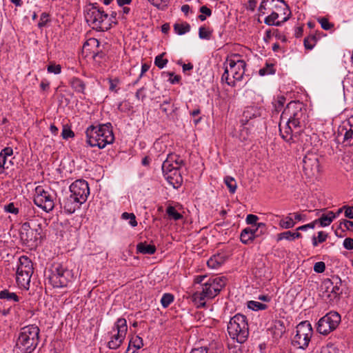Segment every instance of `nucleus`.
<instances>
[{"instance_id": "nucleus-53", "label": "nucleus", "mask_w": 353, "mask_h": 353, "mask_svg": "<svg viewBox=\"0 0 353 353\" xmlns=\"http://www.w3.org/2000/svg\"><path fill=\"white\" fill-rule=\"evenodd\" d=\"M61 136L63 139H68L74 137V133L72 130L66 126H64L61 132Z\"/></svg>"}, {"instance_id": "nucleus-26", "label": "nucleus", "mask_w": 353, "mask_h": 353, "mask_svg": "<svg viewBox=\"0 0 353 353\" xmlns=\"http://www.w3.org/2000/svg\"><path fill=\"white\" fill-rule=\"evenodd\" d=\"M255 239L251 230V228H244L240 234V240L243 244H249L252 243Z\"/></svg>"}, {"instance_id": "nucleus-5", "label": "nucleus", "mask_w": 353, "mask_h": 353, "mask_svg": "<svg viewBox=\"0 0 353 353\" xmlns=\"http://www.w3.org/2000/svg\"><path fill=\"white\" fill-rule=\"evenodd\" d=\"M227 330L232 339L239 343H244L249 336V327L245 316L237 314L232 317Z\"/></svg>"}, {"instance_id": "nucleus-54", "label": "nucleus", "mask_w": 353, "mask_h": 353, "mask_svg": "<svg viewBox=\"0 0 353 353\" xmlns=\"http://www.w3.org/2000/svg\"><path fill=\"white\" fill-rule=\"evenodd\" d=\"M117 13L115 11H112L110 14V17L108 16V21H106L107 23H110V27L112 26V24L117 25L118 24V20H117Z\"/></svg>"}, {"instance_id": "nucleus-11", "label": "nucleus", "mask_w": 353, "mask_h": 353, "mask_svg": "<svg viewBox=\"0 0 353 353\" xmlns=\"http://www.w3.org/2000/svg\"><path fill=\"white\" fill-rule=\"evenodd\" d=\"M296 334L292 339V345L305 350L307 347L312 336V327L307 321H303L296 326Z\"/></svg>"}, {"instance_id": "nucleus-4", "label": "nucleus", "mask_w": 353, "mask_h": 353, "mask_svg": "<svg viewBox=\"0 0 353 353\" xmlns=\"http://www.w3.org/2000/svg\"><path fill=\"white\" fill-rule=\"evenodd\" d=\"M38 326L29 325L22 327L18 335L16 347L21 353H32L39 343Z\"/></svg>"}, {"instance_id": "nucleus-27", "label": "nucleus", "mask_w": 353, "mask_h": 353, "mask_svg": "<svg viewBox=\"0 0 353 353\" xmlns=\"http://www.w3.org/2000/svg\"><path fill=\"white\" fill-rule=\"evenodd\" d=\"M280 19L278 17V13H272L270 12V14L265 18L264 23L268 26H280L283 23V19L279 20Z\"/></svg>"}, {"instance_id": "nucleus-28", "label": "nucleus", "mask_w": 353, "mask_h": 353, "mask_svg": "<svg viewBox=\"0 0 353 353\" xmlns=\"http://www.w3.org/2000/svg\"><path fill=\"white\" fill-rule=\"evenodd\" d=\"M70 85L75 92L85 93V84L81 79L77 77L72 78L70 81Z\"/></svg>"}, {"instance_id": "nucleus-58", "label": "nucleus", "mask_w": 353, "mask_h": 353, "mask_svg": "<svg viewBox=\"0 0 353 353\" xmlns=\"http://www.w3.org/2000/svg\"><path fill=\"white\" fill-rule=\"evenodd\" d=\"M259 217L256 215L254 214H248L246 217L245 221L248 224L250 225H254V226L256 225L257 223L256 221H258Z\"/></svg>"}, {"instance_id": "nucleus-37", "label": "nucleus", "mask_w": 353, "mask_h": 353, "mask_svg": "<svg viewBox=\"0 0 353 353\" xmlns=\"http://www.w3.org/2000/svg\"><path fill=\"white\" fill-rule=\"evenodd\" d=\"M224 182L230 192L231 193H234L237 187L235 179L232 176H227L224 178Z\"/></svg>"}, {"instance_id": "nucleus-49", "label": "nucleus", "mask_w": 353, "mask_h": 353, "mask_svg": "<svg viewBox=\"0 0 353 353\" xmlns=\"http://www.w3.org/2000/svg\"><path fill=\"white\" fill-rule=\"evenodd\" d=\"M318 21L321 24V28L323 30H331L334 27V24L329 22L328 19L325 17L319 18Z\"/></svg>"}, {"instance_id": "nucleus-43", "label": "nucleus", "mask_w": 353, "mask_h": 353, "mask_svg": "<svg viewBox=\"0 0 353 353\" xmlns=\"http://www.w3.org/2000/svg\"><path fill=\"white\" fill-rule=\"evenodd\" d=\"M121 218L125 220H130L129 224L132 227H136L137 225V221H136V216L133 213L123 212L121 214Z\"/></svg>"}, {"instance_id": "nucleus-12", "label": "nucleus", "mask_w": 353, "mask_h": 353, "mask_svg": "<svg viewBox=\"0 0 353 353\" xmlns=\"http://www.w3.org/2000/svg\"><path fill=\"white\" fill-rule=\"evenodd\" d=\"M115 330H117V333L112 334L110 341L108 343L109 348L112 350L119 347L125 338L128 325L125 319L119 318L117 319L113 328V331Z\"/></svg>"}, {"instance_id": "nucleus-19", "label": "nucleus", "mask_w": 353, "mask_h": 353, "mask_svg": "<svg viewBox=\"0 0 353 353\" xmlns=\"http://www.w3.org/2000/svg\"><path fill=\"white\" fill-rule=\"evenodd\" d=\"M83 203V202L79 201L77 197L70 195V196L63 200V209L66 213L72 214L77 209L79 208L80 205Z\"/></svg>"}, {"instance_id": "nucleus-64", "label": "nucleus", "mask_w": 353, "mask_h": 353, "mask_svg": "<svg viewBox=\"0 0 353 353\" xmlns=\"http://www.w3.org/2000/svg\"><path fill=\"white\" fill-rule=\"evenodd\" d=\"M208 348L205 347H200L192 349L190 353H208Z\"/></svg>"}, {"instance_id": "nucleus-6", "label": "nucleus", "mask_w": 353, "mask_h": 353, "mask_svg": "<svg viewBox=\"0 0 353 353\" xmlns=\"http://www.w3.org/2000/svg\"><path fill=\"white\" fill-rule=\"evenodd\" d=\"M50 271L48 281L53 288L66 287L73 279L72 271L61 263L52 264Z\"/></svg>"}, {"instance_id": "nucleus-16", "label": "nucleus", "mask_w": 353, "mask_h": 353, "mask_svg": "<svg viewBox=\"0 0 353 353\" xmlns=\"http://www.w3.org/2000/svg\"><path fill=\"white\" fill-rule=\"evenodd\" d=\"M163 176L166 181L173 186L174 188H179L183 183V178L179 169L169 168L167 170H162Z\"/></svg>"}, {"instance_id": "nucleus-17", "label": "nucleus", "mask_w": 353, "mask_h": 353, "mask_svg": "<svg viewBox=\"0 0 353 353\" xmlns=\"http://www.w3.org/2000/svg\"><path fill=\"white\" fill-rule=\"evenodd\" d=\"M184 165L183 159L178 154L170 153L162 164V170H167L169 168L180 169Z\"/></svg>"}, {"instance_id": "nucleus-61", "label": "nucleus", "mask_w": 353, "mask_h": 353, "mask_svg": "<svg viewBox=\"0 0 353 353\" xmlns=\"http://www.w3.org/2000/svg\"><path fill=\"white\" fill-rule=\"evenodd\" d=\"M343 246L345 249L351 250L353 249V239L346 238L343 241Z\"/></svg>"}, {"instance_id": "nucleus-8", "label": "nucleus", "mask_w": 353, "mask_h": 353, "mask_svg": "<svg viewBox=\"0 0 353 353\" xmlns=\"http://www.w3.org/2000/svg\"><path fill=\"white\" fill-rule=\"evenodd\" d=\"M85 18L88 23H90L96 28L101 30H108L110 28V23L106 21L108 14L97 6V3L90 4L85 10Z\"/></svg>"}, {"instance_id": "nucleus-46", "label": "nucleus", "mask_w": 353, "mask_h": 353, "mask_svg": "<svg viewBox=\"0 0 353 353\" xmlns=\"http://www.w3.org/2000/svg\"><path fill=\"white\" fill-rule=\"evenodd\" d=\"M50 21V14L47 12L41 13L39 19V21L38 23V27L39 28H43L45 27L47 23Z\"/></svg>"}, {"instance_id": "nucleus-10", "label": "nucleus", "mask_w": 353, "mask_h": 353, "mask_svg": "<svg viewBox=\"0 0 353 353\" xmlns=\"http://www.w3.org/2000/svg\"><path fill=\"white\" fill-rule=\"evenodd\" d=\"M341 321V315L336 312L331 311L319 320L316 330L321 334L327 335L337 328Z\"/></svg>"}, {"instance_id": "nucleus-30", "label": "nucleus", "mask_w": 353, "mask_h": 353, "mask_svg": "<svg viewBox=\"0 0 353 353\" xmlns=\"http://www.w3.org/2000/svg\"><path fill=\"white\" fill-rule=\"evenodd\" d=\"M224 262L223 257L220 254L214 255L207 262L208 266L212 269L219 268Z\"/></svg>"}, {"instance_id": "nucleus-56", "label": "nucleus", "mask_w": 353, "mask_h": 353, "mask_svg": "<svg viewBox=\"0 0 353 353\" xmlns=\"http://www.w3.org/2000/svg\"><path fill=\"white\" fill-rule=\"evenodd\" d=\"M21 232L25 233L31 232L33 233V224L30 222H25L22 224Z\"/></svg>"}, {"instance_id": "nucleus-32", "label": "nucleus", "mask_w": 353, "mask_h": 353, "mask_svg": "<svg viewBox=\"0 0 353 353\" xmlns=\"http://www.w3.org/2000/svg\"><path fill=\"white\" fill-rule=\"evenodd\" d=\"M174 31L179 35L185 34L190 32V26L188 23H175L174 25Z\"/></svg>"}, {"instance_id": "nucleus-39", "label": "nucleus", "mask_w": 353, "mask_h": 353, "mask_svg": "<svg viewBox=\"0 0 353 353\" xmlns=\"http://www.w3.org/2000/svg\"><path fill=\"white\" fill-rule=\"evenodd\" d=\"M317 41L316 37L314 35H310L304 39V46L307 50H312Z\"/></svg>"}, {"instance_id": "nucleus-25", "label": "nucleus", "mask_w": 353, "mask_h": 353, "mask_svg": "<svg viewBox=\"0 0 353 353\" xmlns=\"http://www.w3.org/2000/svg\"><path fill=\"white\" fill-rule=\"evenodd\" d=\"M273 334L276 338H280L285 332L284 322L281 320H275L272 327Z\"/></svg>"}, {"instance_id": "nucleus-42", "label": "nucleus", "mask_w": 353, "mask_h": 353, "mask_svg": "<svg viewBox=\"0 0 353 353\" xmlns=\"http://www.w3.org/2000/svg\"><path fill=\"white\" fill-rule=\"evenodd\" d=\"M174 301V296L170 293H165L163 295L161 303L163 307H168Z\"/></svg>"}, {"instance_id": "nucleus-31", "label": "nucleus", "mask_w": 353, "mask_h": 353, "mask_svg": "<svg viewBox=\"0 0 353 353\" xmlns=\"http://www.w3.org/2000/svg\"><path fill=\"white\" fill-rule=\"evenodd\" d=\"M0 299H6L14 302H19V297L14 292H11L8 290H3L0 292Z\"/></svg>"}, {"instance_id": "nucleus-55", "label": "nucleus", "mask_w": 353, "mask_h": 353, "mask_svg": "<svg viewBox=\"0 0 353 353\" xmlns=\"http://www.w3.org/2000/svg\"><path fill=\"white\" fill-rule=\"evenodd\" d=\"M4 210L7 212L17 214L19 213V209L15 208L13 203H10L4 206Z\"/></svg>"}, {"instance_id": "nucleus-38", "label": "nucleus", "mask_w": 353, "mask_h": 353, "mask_svg": "<svg viewBox=\"0 0 353 353\" xmlns=\"http://www.w3.org/2000/svg\"><path fill=\"white\" fill-rule=\"evenodd\" d=\"M248 307L252 310L259 311L265 310L267 305L255 301H250L248 303Z\"/></svg>"}, {"instance_id": "nucleus-36", "label": "nucleus", "mask_w": 353, "mask_h": 353, "mask_svg": "<svg viewBox=\"0 0 353 353\" xmlns=\"http://www.w3.org/2000/svg\"><path fill=\"white\" fill-rule=\"evenodd\" d=\"M295 224L296 222L290 216H286L285 219H281L279 222L280 227L284 229L292 228Z\"/></svg>"}, {"instance_id": "nucleus-2", "label": "nucleus", "mask_w": 353, "mask_h": 353, "mask_svg": "<svg viewBox=\"0 0 353 353\" xmlns=\"http://www.w3.org/2000/svg\"><path fill=\"white\" fill-rule=\"evenodd\" d=\"M86 143L90 147L104 148L114 141L112 125L110 123L90 125L85 130Z\"/></svg>"}, {"instance_id": "nucleus-40", "label": "nucleus", "mask_w": 353, "mask_h": 353, "mask_svg": "<svg viewBox=\"0 0 353 353\" xmlns=\"http://www.w3.org/2000/svg\"><path fill=\"white\" fill-rule=\"evenodd\" d=\"M275 73V70L274 68V64L272 63H266L265 66L263 68H261L259 71V74L261 76H265L268 74H273Z\"/></svg>"}, {"instance_id": "nucleus-62", "label": "nucleus", "mask_w": 353, "mask_h": 353, "mask_svg": "<svg viewBox=\"0 0 353 353\" xmlns=\"http://www.w3.org/2000/svg\"><path fill=\"white\" fill-rule=\"evenodd\" d=\"M255 226L256 227L259 232H260L261 235L265 234L267 231V227L264 223H258Z\"/></svg>"}, {"instance_id": "nucleus-15", "label": "nucleus", "mask_w": 353, "mask_h": 353, "mask_svg": "<svg viewBox=\"0 0 353 353\" xmlns=\"http://www.w3.org/2000/svg\"><path fill=\"white\" fill-rule=\"evenodd\" d=\"M229 65V72L232 74V78L236 81H241L245 73L246 63L242 59H230L226 60Z\"/></svg>"}, {"instance_id": "nucleus-3", "label": "nucleus", "mask_w": 353, "mask_h": 353, "mask_svg": "<svg viewBox=\"0 0 353 353\" xmlns=\"http://www.w3.org/2000/svg\"><path fill=\"white\" fill-rule=\"evenodd\" d=\"M226 281L225 276L208 278L202 284L201 290L192 294V301L197 304L198 307H204L206 305L205 301L217 296L226 285Z\"/></svg>"}, {"instance_id": "nucleus-35", "label": "nucleus", "mask_w": 353, "mask_h": 353, "mask_svg": "<svg viewBox=\"0 0 353 353\" xmlns=\"http://www.w3.org/2000/svg\"><path fill=\"white\" fill-rule=\"evenodd\" d=\"M143 344L142 339L137 336L130 341L127 352H128L130 351L131 346H133L135 348V350H138L140 349L143 346Z\"/></svg>"}, {"instance_id": "nucleus-1", "label": "nucleus", "mask_w": 353, "mask_h": 353, "mask_svg": "<svg viewBox=\"0 0 353 353\" xmlns=\"http://www.w3.org/2000/svg\"><path fill=\"white\" fill-rule=\"evenodd\" d=\"M305 105L299 101H290L282 113L281 119H286L284 127L279 125L280 134L283 140L291 144L303 143L304 132L307 120Z\"/></svg>"}, {"instance_id": "nucleus-22", "label": "nucleus", "mask_w": 353, "mask_h": 353, "mask_svg": "<svg viewBox=\"0 0 353 353\" xmlns=\"http://www.w3.org/2000/svg\"><path fill=\"white\" fill-rule=\"evenodd\" d=\"M332 283L333 285L331 288V294H327V297L331 300L342 294L341 279L338 276H332Z\"/></svg>"}, {"instance_id": "nucleus-41", "label": "nucleus", "mask_w": 353, "mask_h": 353, "mask_svg": "<svg viewBox=\"0 0 353 353\" xmlns=\"http://www.w3.org/2000/svg\"><path fill=\"white\" fill-rule=\"evenodd\" d=\"M212 30L207 29L204 26H201L199 30V37L201 39L209 40L211 38Z\"/></svg>"}, {"instance_id": "nucleus-9", "label": "nucleus", "mask_w": 353, "mask_h": 353, "mask_svg": "<svg viewBox=\"0 0 353 353\" xmlns=\"http://www.w3.org/2000/svg\"><path fill=\"white\" fill-rule=\"evenodd\" d=\"M56 193L50 188L37 186L35 188L34 203L46 212L52 211L54 208Z\"/></svg>"}, {"instance_id": "nucleus-45", "label": "nucleus", "mask_w": 353, "mask_h": 353, "mask_svg": "<svg viewBox=\"0 0 353 353\" xmlns=\"http://www.w3.org/2000/svg\"><path fill=\"white\" fill-rule=\"evenodd\" d=\"M47 71L49 73L59 74L61 72V66L59 64H56L54 62H50L47 67Z\"/></svg>"}, {"instance_id": "nucleus-29", "label": "nucleus", "mask_w": 353, "mask_h": 353, "mask_svg": "<svg viewBox=\"0 0 353 353\" xmlns=\"http://www.w3.org/2000/svg\"><path fill=\"white\" fill-rule=\"evenodd\" d=\"M335 218V214L333 212L330 211L327 214H323L317 220V222H319L321 226L325 227L330 225Z\"/></svg>"}, {"instance_id": "nucleus-63", "label": "nucleus", "mask_w": 353, "mask_h": 353, "mask_svg": "<svg viewBox=\"0 0 353 353\" xmlns=\"http://www.w3.org/2000/svg\"><path fill=\"white\" fill-rule=\"evenodd\" d=\"M208 276L206 275H199L195 277L194 282L195 284H202L208 279Z\"/></svg>"}, {"instance_id": "nucleus-18", "label": "nucleus", "mask_w": 353, "mask_h": 353, "mask_svg": "<svg viewBox=\"0 0 353 353\" xmlns=\"http://www.w3.org/2000/svg\"><path fill=\"white\" fill-rule=\"evenodd\" d=\"M13 154V150L10 147H6L0 152V173H3L5 169H8L12 165L11 160L8 158Z\"/></svg>"}, {"instance_id": "nucleus-13", "label": "nucleus", "mask_w": 353, "mask_h": 353, "mask_svg": "<svg viewBox=\"0 0 353 353\" xmlns=\"http://www.w3.org/2000/svg\"><path fill=\"white\" fill-rule=\"evenodd\" d=\"M70 195L77 197L79 201L83 203L86 201L90 194L88 183L83 179L77 180L70 186Z\"/></svg>"}, {"instance_id": "nucleus-51", "label": "nucleus", "mask_w": 353, "mask_h": 353, "mask_svg": "<svg viewBox=\"0 0 353 353\" xmlns=\"http://www.w3.org/2000/svg\"><path fill=\"white\" fill-rule=\"evenodd\" d=\"M333 285V283H332V279H325L321 287L322 288L325 289V293H327L328 294H331V288L332 287Z\"/></svg>"}, {"instance_id": "nucleus-52", "label": "nucleus", "mask_w": 353, "mask_h": 353, "mask_svg": "<svg viewBox=\"0 0 353 353\" xmlns=\"http://www.w3.org/2000/svg\"><path fill=\"white\" fill-rule=\"evenodd\" d=\"M160 110L166 115L170 114L172 109L170 100L163 101V103L160 105Z\"/></svg>"}, {"instance_id": "nucleus-59", "label": "nucleus", "mask_w": 353, "mask_h": 353, "mask_svg": "<svg viewBox=\"0 0 353 353\" xmlns=\"http://www.w3.org/2000/svg\"><path fill=\"white\" fill-rule=\"evenodd\" d=\"M99 44L100 43L98 39L95 38H90L84 43L83 47L85 48L86 46H90L98 48Z\"/></svg>"}, {"instance_id": "nucleus-20", "label": "nucleus", "mask_w": 353, "mask_h": 353, "mask_svg": "<svg viewBox=\"0 0 353 353\" xmlns=\"http://www.w3.org/2000/svg\"><path fill=\"white\" fill-rule=\"evenodd\" d=\"M17 272L33 273V265L31 260L26 256H22L19 259Z\"/></svg>"}, {"instance_id": "nucleus-44", "label": "nucleus", "mask_w": 353, "mask_h": 353, "mask_svg": "<svg viewBox=\"0 0 353 353\" xmlns=\"http://www.w3.org/2000/svg\"><path fill=\"white\" fill-rule=\"evenodd\" d=\"M165 52H163L162 54L157 56L154 59L155 65H157L160 69L163 68L168 61V59H163V57L165 55Z\"/></svg>"}, {"instance_id": "nucleus-50", "label": "nucleus", "mask_w": 353, "mask_h": 353, "mask_svg": "<svg viewBox=\"0 0 353 353\" xmlns=\"http://www.w3.org/2000/svg\"><path fill=\"white\" fill-rule=\"evenodd\" d=\"M283 239H285L288 241H294L292 232L286 231L281 233L278 234L277 235V241H281Z\"/></svg>"}, {"instance_id": "nucleus-21", "label": "nucleus", "mask_w": 353, "mask_h": 353, "mask_svg": "<svg viewBox=\"0 0 353 353\" xmlns=\"http://www.w3.org/2000/svg\"><path fill=\"white\" fill-rule=\"evenodd\" d=\"M343 137V143H346V145H353V129L348 128L346 126H342L339 128L338 130V138Z\"/></svg>"}, {"instance_id": "nucleus-24", "label": "nucleus", "mask_w": 353, "mask_h": 353, "mask_svg": "<svg viewBox=\"0 0 353 353\" xmlns=\"http://www.w3.org/2000/svg\"><path fill=\"white\" fill-rule=\"evenodd\" d=\"M156 250L154 245L148 244L146 242H141L137 245V253L151 255L154 254Z\"/></svg>"}, {"instance_id": "nucleus-34", "label": "nucleus", "mask_w": 353, "mask_h": 353, "mask_svg": "<svg viewBox=\"0 0 353 353\" xmlns=\"http://www.w3.org/2000/svg\"><path fill=\"white\" fill-rule=\"evenodd\" d=\"M166 212L170 219L178 221L183 218V216L173 206H168L166 209Z\"/></svg>"}, {"instance_id": "nucleus-57", "label": "nucleus", "mask_w": 353, "mask_h": 353, "mask_svg": "<svg viewBox=\"0 0 353 353\" xmlns=\"http://www.w3.org/2000/svg\"><path fill=\"white\" fill-rule=\"evenodd\" d=\"M325 270V264L323 261L316 262L314 265V271L317 273H322Z\"/></svg>"}, {"instance_id": "nucleus-7", "label": "nucleus", "mask_w": 353, "mask_h": 353, "mask_svg": "<svg viewBox=\"0 0 353 353\" xmlns=\"http://www.w3.org/2000/svg\"><path fill=\"white\" fill-rule=\"evenodd\" d=\"M261 14L267 12L278 13V17L287 21L291 15L288 5L284 0H263L259 7Z\"/></svg>"}, {"instance_id": "nucleus-23", "label": "nucleus", "mask_w": 353, "mask_h": 353, "mask_svg": "<svg viewBox=\"0 0 353 353\" xmlns=\"http://www.w3.org/2000/svg\"><path fill=\"white\" fill-rule=\"evenodd\" d=\"M32 273H21L16 272V281L19 286L21 288H28Z\"/></svg>"}, {"instance_id": "nucleus-47", "label": "nucleus", "mask_w": 353, "mask_h": 353, "mask_svg": "<svg viewBox=\"0 0 353 353\" xmlns=\"http://www.w3.org/2000/svg\"><path fill=\"white\" fill-rule=\"evenodd\" d=\"M285 103V98L283 96L278 97L276 101L274 103V110L276 112H280Z\"/></svg>"}, {"instance_id": "nucleus-33", "label": "nucleus", "mask_w": 353, "mask_h": 353, "mask_svg": "<svg viewBox=\"0 0 353 353\" xmlns=\"http://www.w3.org/2000/svg\"><path fill=\"white\" fill-rule=\"evenodd\" d=\"M224 68H225V70H224V72L223 74H222V77H221V81L222 82H225L228 85L230 86H232V87H234L236 85V83L234 81V79L231 80L230 78H229V68H228V66L226 65V63H224Z\"/></svg>"}, {"instance_id": "nucleus-60", "label": "nucleus", "mask_w": 353, "mask_h": 353, "mask_svg": "<svg viewBox=\"0 0 353 353\" xmlns=\"http://www.w3.org/2000/svg\"><path fill=\"white\" fill-rule=\"evenodd\" d=\"M345 216L348 219H353V206L344 205Z\"/></svg>"}, {"instance_id": "nucleus-48", "label": "nucleus", "mask_w": 353, "mask_h": 353, "mask_svg": "<svg viewBox=\"0 0 353 353\" xmlns=\"http://www.w3.org/2000/svg\"><path fill=\"white\" fill-rule=\"evenodd\" d=\"M21 238L23 240L26 241L27 242L30 241H37L39 239L34 233L28 232L25 233L23 232H20Z\"/></svg>"}, {"instance_id": "nucleus-14", "label": "nucleus", "mask_w": 353, "mask_h": 353, "mask_svg": "<svg viewBox=\"0 0 353 353\" xmlns=\"http://www.w3.org/2000/svg\"><path fill=\"white\" fill-rule=\"evenodd\" d=\"M303 172L308 177H313L319 172V162L315 154H307L303 159Z\"/></svg>"}]
</instances>
